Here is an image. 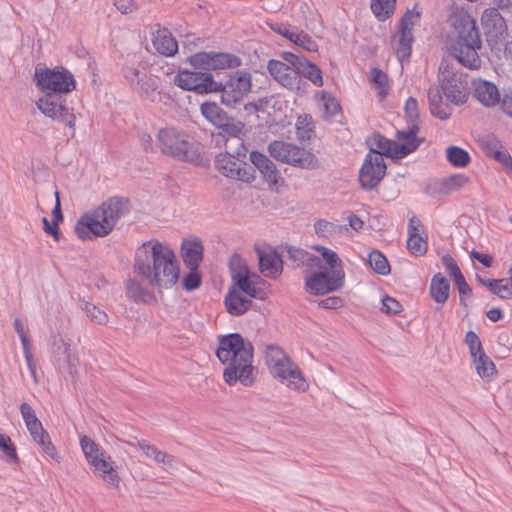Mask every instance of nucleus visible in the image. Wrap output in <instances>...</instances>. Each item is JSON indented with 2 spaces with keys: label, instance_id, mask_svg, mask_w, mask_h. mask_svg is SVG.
Returning <instances> with one entry per match:
<instances>
[{
  "label": "nucleus",
  "instance_id": "25",
  "mask_svg": "<svg viewBox=\"0 0 512 512\" xmlns=\"http://www.w3.org/2000/svg\"><path fill=\"white\" fill-rule=\"evenodd\" d=\"M284 59L296 67L300 76L302 73L314 85L319 87L323 85L322 72L318 66L293 52L284 53Z\"/></svg>",
  "mask_w": 512,
  "mask_h": 512
},
{
  "label": "nucleus",
  "instance_id": "59",
  "mask_svg": "<svg viewBox=\"0 0 512 512\" xmlns=\"http://www.w3.org/2000/svg\"><path fill=\"white\" fill-rule=\"evenodd\" d=\"M287 253L288 258L293 262L294 267H301L305 261L308 251L301 248L288 247Z\"/></svg>",
  "mask_w": 512,
  "mask_h": 512
},
{
  "label": "nucleus",
  "instance_id": "49",
  "mask_svg": "<svg viewBox=\"0 0 512 512\" xmlns=\"http://www.w3.org/2000/svg\"><path fill=\"white\" fill-rule=\"evenodd\" d=\"M82 309L92 322L99 325H104L108 322V315L106 312L98 308L93 303L84 302Z\"/></svg>",
  "mask_w": 512,
  "mask_h": 512
},
{
  "label": "nucleus",
  "instance_id": "11",
  "mask_svg": "<svg viewBox=\"0 0 512 512\" xmlns=\"http://www.w3.org/2000/svg\"><path fill=\"white\" fill-rule=\"evenodd\" d=\"M439 82L442 93L449 102L462 105L467 101L469 84L466 74L455 71L448 65L444 67L441 64L439 67Z\"/></svg>",
  "mask_w": 512,
  "mask_h": 512
},
{
  "label": "nucleus",
  "instance_id": "58",
  "mask_svg": "<svg viewBox=\"0 0 512 512\" xmlns=\"http://www.w3.org/2000/svg\"><path fill=\"white\" fill-rule=\"evenodd\" d=\"M201 285V277L196 270H190V272L183 278V286L187 291L197 289Z\"/></svg>",
  "mask_w": 512,
  "mask_h": 512
},
{
  "label": "nucleus",
  "instance_id": "38",
  "mask_svg": "<svg viewBox=\"0 0 512 512\" xmlns=\"http://www.w3.org/2000/svg\"><path fill=\"white\" fill-rule=\"evenodd\" d=\"M314 231L318 237L330 238L347 232L348 227L346 225L329 222L325 219H319L314 223Z\"/></svg>",
  "mask_w": 512,
  "mask_h": 512
},
{
  "label": "nucleus",
  "instance_id": "4",
  "mask_svg": "<svg viewBox=\"0 0 512 512\" xmlns=\"http://www.w3.org/2000/svg\"><path fill=\"white\" fill-rule=\"evenodd\" d=\"M156 148L166 157L193 165H202L204 157L202 147L183 129L173 126L158 130Z\"/></svg>",
  "mask_w": 512,
  "mask_h": 512
},
{
  "label": "nucleus",
  "instance_id": "19",
  "mask_svg": "<svg viewBox=\"0 0 512 512\" xmlns=\"http://www.w3.org/2000/svg\"><path fill=\"white\" fill-rule=\"evenodd\" d=\"M252 77L250 73L238 71L229 78L225 85L222 84V102L232 106L242 99L251 88Z\"/></svg>",
  "mask_w": 512,
  "mask_h": 512
},
{
  "label": "nucleus",
  "instance_id": "40",
  "mask_svg": "<svg viewBox=\"0 0 512 512\" xmlns=\"http://www.w3.org/2000/svg\"><path fill=\"white\" fill-rule=\"evenodd\" d=\"M126 293L129 298L136 302L149 303L153 299L152 293H150L135 279H129L127 281Z\"/></svg>",
  "mask_w": 512,
  "mask_h": 512
},
{
  "label": "nucleus",
  "instance_id": "6",
  "mask_svg": "<svg viewBox=\"0 0 512 512\" xmlns=\"http://www.w3.org/2000/svg\"><path fill=\"white\" fill-rule=\"evenodd\" d=\"M265 363L273 378L288 389L298 393H303L308 389L309 384L298 365L279 346H267Z\"/></svg>",
  "mask_w": 512,
  "mask_h": 512
},
{
  "label": "nucleus",
  "instance_id": "26",
  "mask_svg": "<svg viewBox=\"0 0 512 512\" xmlns=\"http://www.w3.org/2000/svg\"><path fill=\"white\" fill-rule=\"evenodd\" d=\"M152 43L155 50L163 56L171 57L178 52V42L167 28L158 26L153 33Z\"/></svg>",
  "mask_w": 512,
  "mask_h": 512
},
{
  "label": "nucleus",
  "instance_id": "42",
  "mask_svg": "<svg viewBox=\"0 0 512 512\" xmlns=\"http://www.w3.org/2000/svg\"><path fill=\"white\" fill-rule=\"evenodd\" d=\"M446 157L453 166L459 168L466 167L471 161L469 153L458 146H449L446 149Z\"/></svg>",
  "mask_w": 512,
  "mask_h": 512
},
{
  "label": "nucleus",
  "instance_id": "34",
  "mask_svg": "<svg viewBox=\"0 0 512 512\" xmlns=\"http://www.w3.org/2000/svg\"><path fill=\"white\" fill-rule=\"evenodd\" d=\"M481 20L484 27L487 29V33L493 34L496 37L502 35L507 29L505 19L496 8L486 9Z\"/></svg>",
  "mask_w": 512,
  "mask_h": 512
},
{
  "label": "nucleus",
  "instance_id": "46",
  "mask_svg": "<svg viewBox=\"0 0 512 512\" xmlns=\"http://www.w3.org/2000/svg\"><path fill=\"white\" fill-rule=\"evenodd\" d=\"M488 289L501 299L512 298V282L509 279H495L488 282Z\"/></svg>",
  "mask_w": 512,
  "mask_h": 512
},
{
  "label": "nucleus",
  "instance_id": "16",
  "mask_svg": "<svg viewBox=\"0 0 512 512\" xmlns=\"http://www.w3.org/2000/svg\"><path fill=\"white\" fill-rule=\"evenodd\" d=\"M37 108L46 117L54 121L64 123L69 128L74 129L76 124V117L70 109L65 100H61L53 94H45L36 102Z\"/></svg>",
  "mask_w": 512,
  "mask_h": 512
},
{
  "label": "nucleus",
  "instance_id": "23",
  "mask_svg": "<svg viewBox=\"0 0 512 512\" xmlns=\"http://www.w3.org/2000/svg\"><path fill=\"white\" fill-rule=\"evenodd\" d=\"M418 132V123H410L407 129L396 132L395 136L398 142L394 145V159H401L414 152L420 146L423 139L417 138Z\"/></svg>",
  "mask_w": 512,
  "mask_h": 512
},
{
  "label": "nucleus",
  "instance_id": "37",
  "mask_svg": "<svg viewBox=\"0 0 512 512\" xmlns=\"http://www.w3.org/2000/svg\"><path fill=\"white\" fill-rule=\"evenodd\" d=\"M203 117L216 128L223 125V121L228 117L227 113L215 102H204L200 106Z\"/></svg>",
  "mask_w": 512,
  "mask_h": 512
},
{
  "label": "nucleus",
  "instance_id": "17",
  "mask_svg": "<svg viewBox=\"0 0 512 512\" xmlns=\"http://www.w3.org/2000/svg\"><path fill=\"white\" fill-rule=\"evenodd\" d=\"M189 63L195 68L209 71L236 68L241 65V60L230 53L198 52L189 57Z\"/></svg>",
  "mask_w": 512,
  "mask_h": 512
},
{
  "label": "nucleus",
  "instance_id": "60",
  "mask_svg": "<svg viewBox=\"0 0 512 512\" xmlns=\"http://www.w3.org/2000/svg\"><path fill=\"white\" fill-rule=\"evenodd\" d=\"M381 310L385 313L396 315L402 311V305L396 299L385 296L382 300Z\"/></svg>",
  "mask_w": 512,
  "mask_h": 512
},
{
  "label": "nucleus",
  "instance_id": "36",
  "mask_svg": "<svg viewBox=\"0 0 512 512\" xmlns=\"http://www.w3.org/2000/svg\"><path fill=\"white\" fill-rule=\"evenodd\" d=\"M372 155H380L381 157L388 156L394 159V145L396 141H392L380 134H374L369 139Z\"/></svg>",
  "mask_w": 512,
  "mask_h": 512
},
{
  "label": "nucleus",
  "instance_id": "44",
  "mask_svg": "<svg viewBox=\"0 0 512 512\" xmlns=\"http://www.w3.org/2000/svg\"><path fill=\"white\" fill-rule=\"evenodd\" d=\"M370 267L380 275H387L390 272V265L386 257L378 250H373L368 255Z\"/></svg>",
  "mask_w": 512,
  "mask_h": 512
},
{
  "label": "nucleus",
  "instance_id": "10",
  "mask_svg": "<svg viewBox=\"0 0 512 512\" xmlns=\"http://www.w3.org/2000/svg\"><path fill=\"white\" fill-rule=\"evenodd\" d=\"M268 151L274 159L295 167L315 169L318 166L314 154L292 143L275 140L269 144Z\"/></svg>",
  "mask_w": 512,
  "mask_h": 512
},
{
  "label": "nucleus",
  "instance_id": "50",
  "mask_svg": "<svg viewBox=\"0 0 512 512\" xmlns=\"http://www.w3.org/2000/svg\"><path fill=\"white\" fill-rule=\"evenodd\" d=\"M427 241L421 235H410L407 238V249L414 256H422L427 252Z\"/></svg>",
  "mask_w": 512,
  "mask_h": 512
},
{
  "label": "nucleus",
  "instance_id": "57",
  "mask_svg": "<svg viewBox=\"0 0 512 512\" xmlns=\"http://www.w3.org/2000/svg\"><path fill=\"white\" fill-rule=\"evenodd\" d=\"M324 115L327 118L335 116L340 111V104L336 98L323 96Z\"/></svg>",
  "mask_w": 512,
  "mask_h": 512
},
{
  "label": "nucleus",
  "instance_id": "30",
  "mask_svg": "<svg viewBox=\"0 0 512 512\" xmlns=\"http://www.w3.org/2000/svg\"><path fill=\"white\" fill-rule=\"evenodd\" d=\"M91 466L94 475L98 476L102 481L110 485L114 489H119L120 476L114 466V463L110 459L101 460L89 464Z\"/></svg>",
  "mask_w": 512,
  "mask_h": 512
},
{
  "label": "nucleus",
  "instance_id": "51",
  "mask_svg": "<svg viewBox=\"0 0 512 512\" xmlns=\"http://www.w3.org/2000/svg\"><path fill=\"white\" fill-rule=\"evenodd\" d=\"M291 42L295 45L307 50V51H316L317 44L316 42L305 32H297L295 31L293 34H290Z\"/></svg>",
  "mask_w": 512,
  "mask_h": 512
},
{
  "label": "nucleus",
  "instance_id": "64",
  "mask_svg": "<svg viewBox=\"0 0 512 512\" xmlns=\"http://www.w3.org/2000/svg\"><path fill=\"white\" fill-rule=\"evenodd\" d=\"M500 104L503 112L512 117V90H506L504 92Z\"/></svg>",
  "mask_w": 512,
  "mask_h": 512
},
{
  "label": "nucleus",
  "instance_id": "63",
  "mask_svg": "<svg viewBox=\"0 0 512 512\" xmlns=\"http://www.w3.org/2000/svg\"><path fill=\"white\" fill-rule=\"evenodd\" d=\"M318 306L322 309H337L343 306V300L338 296H330L320 300Z\"/></svg>",
  "mask_w": 512,
  "mask_h": 512
},
{
  "label": "nucleus",
  "instance_id": "48",
  "mask_svg": "<svg viewBox=\"0 0 512 512\" xmlns=\"http://www.w3.org/2000/svg\"><path fill=\"white\" fill-rule=\"evenodd\" d=\"M371 80L375 84L378 96L383 99L388 94V77L378 68L371 69Z\"/></svg>",
  "mask_w": 512,
  "mask_h": 512
},
{
  "label": "nucleus",
  "instance_id": "45",
  "mask_svg": "<svg viewBox=\"0 0 512 512\" xmlns=\"http://www.w3.org/2000/svg\"><path fill=\"white\" fill-rule=\"evenodd\" d=\"M473 362L481 378H489L494 375L496 371L495 365L485 352L473 358Z\"/></svg>",
  "mask_w": 512,
  "mask_h": 512
},
{
  "label": "nucleus",
  "instance_id": "35",
  "mask_svg": "<svg viewBox=\"0 0 512 512\" xmlns=\"http://www.w3.org/2000/svg\"><path fill=\"white\" fill-rule=\"evenodd\" d=\"M449 292V281L441 273L435 274L430 283V295L432 299L438 304H443L447 301Z\"/></svg>",
  "mask_w": 512,
  "mask_h": 512
},
{
  "label": "nucleus",
  "instance_id": "14",
  "mask_svg": "<svg viewBox=\"0 0 512 512\" xmlns=\"http://www.w3.org/2000/svg\"><path fill=\"white\" fill-rule=\"evenodd\" d=\"M174 84L187 91H195L198 94L218 92L222 88L221 82H216L209 72L179 71L174 77Z\"/></svg>",
  "mask_w": 512,
  "mask_h": 512
},
{
  "label": "nucleus",
  "instance_id": "1",
  "mask_svg": "<svg viewBox=\"0 0 512 512\" xmlns=\"http://www.w3.org/2000/svg\"><path fill=\"white\" fill-rule=\"evenodd\" d=\"M134 272L158 289L173 287L180 273L173 250L157 240L147 241L137 249Z\"/></svg>",
  "mask_w": 512,
  "mask_h": 512
},
{
  "label": "nucleus",
  "instance_id": "21",
  "mask_svg": "<svg viewBox=\"0 0 512 512\" xmlns=\"http://www.w3.org/2000/svg\"><path fill=\"white\" fill-rule=\"evenodd\" d=\"M229 269L234 285L249 298L256 297V288L249 280V270L243 258L233 255L229 261Z\"/></svg>",
  "mask_w": 512,
  "mask_h": 512
},
{
  "label": "nucleus",
  "instance_id": "24",
  "mask_svg": "<svg viewBox=\"0 0 512 512\" xmlns=\"http://www.w3.org/2000/svg\"><path fill=\"white\" fill-rule=\"evenodd\" d=\"M26 427L30 432L31 437L40 448L45 455L49 456L55 461H59V455L55 446L49 438L48 432L43 429V425L39 421L38 418H26Z\"/></svg>",
  "mask_w": 512,
  "mask_h": 512
},
{
  "label": "nucleus",
  "instance_id": "12",
  "mask_svg": "<svg viewBox=\"0 0 512 512\" xmlns=\"http://www.w3.org/2000/svg\"><path fill=\"white\" fill-rule=\"evenodd\" d=\"M51 361L60 374L75 378L78 373L79 358L72 349L71 339L61 334L51 336Z\"/></svg>",
  "mask_w": 512,
  "mask_h": 512
},
{
  "label": "nucleus",
  "instance_id": "33",
  "mask_svg": "<svg viewBox=\"0 0 512 512\" xmlns=\"http://www.w3.org/2000/svg\"><path fill=\"white\" fill-rule=\"evenodd\" d=\"M79 444L80 448H82L84 458H86L88 465L97 461H105L111 458L108 454H106L105 450L102 449V447L94 442V440L89 436H80Z\"/></svg>",
  "mask_w": 512,
  "mask_h": 512
},
{
  "label": "nucleus",
  "instance_id": "2",
  "mask_svg": "<svg viewBox=\"0 0 512 512\" xmlns=\"http://www.w3.org/2000/svg\"><path fill=\"white\" fill-rule=\"evenodd\" d=\"M218 360L225 366L223 379L229 386L240 382L244 386H251L253 378L254 347L239 333H230L218 337L216 349Z\"/></svg>",
  "mask_w": 512,
  "mask_h": 512
},
{
  "label": "nucleus",
  "instance_id": "47",
  "mask_svg": "<svg viewBox=\"0 0 512 512\" xmlns=\"http://www.w3.org/2000/svg\"><path fill=\"white\" fill-rule=\"evenodd\" d=\"M138 449L142 450L146 457L154 459V461L159 463H171L172 458L168 456L167 453L158 450L156 447L149 445L145 441H140L137 443Z\"/></svg>",
  "mask_w": 512,
  "mask_h": 512
},
{
  "label": "nucleus",
  "instance_id": "53",
  "mask_svg": "<svg viewBox=\"0 0 512 512\" xmlns=\"http://www.w3.org/2000/svg\"><path fill=\"white\" fill-rule=\"evenodd\" d=\"M217 128L222 130V132L228 136L236 138L238 143L243 141L241 138H239V135L243 129V125L240 122L235 123L232 119L227 117L225 121H223V125H219ZM237 145L239 146V144Z\"/></svg>",
  "mask_w": 512,
  "mask_h": 512
},
{
  "label": "nucleus",
  "instance_id": "56",
  "mask_svg": "<svg viewBox=\"0 0 512 512\" xmlns=\"http://www.w3.org/2000/svg\"><path fill=\"white\" fill-rule=\"evenodd\" d=\"M405 115L410 123H417L419 117L418 102L414 97H409L405 103Z\"/></svg>",
  "mask_w": 512,
  "mask_h": 512
},
{
  "label": "nucleus",
  "instance_id": "28",
  "mask_svg": "<svg viewBox=\"0 0 512 512\" xmlns=\"http://www.w3.org/2000/svg\"><path fill=\"white\" fill-rule=\"evenodd\" d=\"M474 97L484 106L492 107L500 103V94L497 86L486 80H477L473 83Z\"/></svg>",
  "mask_w": 512,
  "mask_h": 512
},
{
  "label": "nucleus",
  "instance_id": "62",
  "mask_svg": "<svg viewBox=\"0 0 512 512\" xmlns=\"http://www.w3.org/2000/svg\"><path fill=\"white\" fill-rule=\"evenodd\" d=\"M442 263H443L447 273L452 277H454L455 275H457L458 273L461 272L456 261L449 254H445L442 256Z\"/></svg>",
  "mask_w": 512,
  "mask_h": 512
},
{
  "label": "nucleus",
  "instance_id": "43",
  "mask_svg": "<svg viewBox=\"0 0 512 512\" xmlns=\"http://www.w3.org/2000/svg\"><path fill=\"white\" fill-rule=\"evenodd\" d=\"M0 450L4 455V459L8 463L18 464L19 458L17 455L16 446H14L10 437L3 433V430L0 428Z\"/></svg>",
  "mask_w": 512,
  "mask_h": 512
},
{
  "label": "nucleus",
  "instance_id": "8",
  "mask_svg": "<svg viewBox=\"0 0 512 512\" xmlns=\"http://www.w3.org/2000/svg\"><path fill=\"white\" fill-rule=\"evenodd\" d=\"M121 74L129 89L141 99L154 101L159 89V78L153 75L136 56H128Z\"/></svg>",
  "mask_w": 512,
  "mask_h": 512
},
{
  "label": "nucleus",
  "instance_id": "7",
  "mask_svg": "<svg viewBox=\"0 0 512 512\" xmlns=\"http://www.w3.org/2000/svg\"><path fill=\"white\" fill-rule=\"evenodd\" d=\"M235 154L220 153L215 158V168L223 176L246 183L254 179L256 166V150H249L243 141L235 150Z\"/></svg>",
  "mask_w": 512,
  "mask_h": 512
},
{
  "label": "nucleus",
  "instance_id": "52",
  "mask_svg": "<svg viewBox=\"0 0 512 512\" xmlns=\"http://www.w3.org/2000/svg\"><path fill=\"white\" fill-rule=\"evenodd\" d=\"M469 182V177L464 174H455L442 182V190L445 193L458 190Z\"/></svg>",
  "mask_w": 512,
  "mask_h": 512
},
{
  "label": "nucleus",
  "instance_id": "41",
  "mask_svg": "<svg viewBox=\"0 0 512 512\" xmlns=\"http://www.w3.org/2000/svg\"><path fill=\"white\" fill-rule=\"evenodd\" d=\"M396 6V0H371V10L379 21L390 18Z\"/></svg>",
  "mask_w": 512,
  "mask_h": 512
},
{
  "label": "nucleus",
  "instance_id": "18",
  "mask_svg": "<svg viewBox=\"0 0 512 512\" xmlns=\"http://www.w3.org/2000/svg\"><path fill=\"white\" fill-rule=\"evenodd\" d=\"M386 173V164L380 155L367 154L359 172V182L363 189L375 188Z\"/></svg>",
  "mask_w": 512,
  "mask_h": 512
},
{
  "label": "nucleus",
  "instance_id": "15",
  "mask_svg": "<svg viewBox=\"0 0 512 512\" xmlns=\"http://www.w3.org/2000/svg\"><path fill=\"white\" fill-rule=\"evenodd\" d=\"M345 272L336 269L331 272L314 271L305 279V290L312 295H325L341 289L344 285Z\"/></svg>",
  "mask_w": 512,
  "mask_h": 512
},
{
  "label": "nucleus",
  "instance_id": "22",
  "mask_svg": "<svg viewBox=\"0 0 512 512\" xmlns=\"http://www.w3.org/2000/svg\"><path fill=\"white\" fill-rule=\"evenodd\" d=\"M258 271L271 279H276L282 274L283 261L275 248H258Z\"/></svg>",
  "mask_w": 512,
  "mask_h": 512
},
{
  "label": "nucleus",
  "instance_id": "29",
  "mask_svg": "<svg viewBox=\"0 0 512 512\" xmlns=\"http://www.w3.org/2000/svg\"><path fill=\"white\" fill-rule=\"evenodd\" d=\"M258 170L262 174L269 189L279 192V187L283 185L284 180L276 169L275 164L261 153H258Z\"/></svg>",
  "mask_w": 512,
  "mask_h": 512
},
{
  "label": "nucleus",
  "instance_id": "3",
  "mask_svg": "<svg viewBox=\"0 0 512 512\" xmlns=\"http://www.w3.org/2000/svg\"><path fill=\"white\" fill-rule=\"evenodd\" d=\"M129 212V200L113 196L95 209L85 212L76 222L74 231L81 240L109 235L117 222Z\"/></svg>",
  "mask_w": 512,
  "mask_h": 512
},
{
  "label": "nucleus",
  "instance_id": "54",
  "mask_svg": "<svg viewBox=\"0 0 512 512\" xmlns=\"http://www.w3.org/2000/svg\"><path fill=\"white\" fill-rule=\"evenodd\" d=\"M316 250L321 253L323 259L326 261L328 266L331 268V271L342 268V261L338 257L337 253L333 250L326 248L324 246L316 247Z\"/></svg>",
  "mask_w": 512,
  "mask_h": 512
},
{
  "label": "nucleus",
  "instance_id": "13",
  "mask_svg": "<svg viewBox=\"0 0 512 512\" xmlns=\"http://www.w3.org/2000/svg\"><path fill=\"white\" fill-rule=\"evenodd\" d=\"M420 18V11L407 10L397 25V30L391 39V46L400 62L408 60L411 56L414 42L413 27Z\"/></svg>",
  "mask_w": 512,
  "mask_h": 512
},
{
  "label": "nucleus",
  "instance_id": "20",
  "mask_svg": "<svg viewBox=\"0 0 512 512\" xmlns=\"http://www.w3.org/2000/svg\"><path fill=\"white\" fill-rule=\"evenodd\" d=\"M267 68L270 75L282 86L290 90L300 89L302 78L295 66L290 67L282 61L270 60Z\"/></svg>",
  "mask_w": 512,
  "mask_h": 512
},
{
  "label": "nucleus",
  "instance_id": "61",
  "mask_svg": "<svg viewBox=\"0 0 512 512\" xmlns=\"http://www.w3.org/2000/svg\"><path fill=\"white\" fill-rule=\"evenodd\" d=\"M301 267H305L306 272H311L315 269H321L322 260L318 256L308 252L305 261L303 262Z\"/></svg>",
  "mask_w": 512,
  "mask_h": 512
},
{
  "label": "nucleus",
  "instance_id": "5",
  "mask_svg": "<svg viewBox=\"0 0 512 512\" xmlns=\"http://www.w3.org/2000/svg\"><path fill=\"white\" fill-rule=\"evenodd\" d=\"M455 29L457 37L450 46L451 55L463 66L477 70L482 61L479 51L482 49V41L476 21L470 15L460 16Z\"/></svg>",
  "mask_w": 512,
  "mask_h": 512
},
{
  "label": "nucleus",
  "instance_id": "39",
  "mask_svg": "<svg viewBox=\"0 0 512 512\" xmlns=\"http://www.w3.org/2000/svg\"><path fill=\"white\" fill-rule=\"evenodd\" d=\"M295 128L299 141H308L315 136V125L310 114L300 115L297 118Z\"/></svg>",
  "mask_w": 512,
  "mask_h": 512
},
{
  "label": "nucleus",
  "instance_id": "55",
  "mask_svg": "<svg viewBox=\"0 0 512 512\" xmlns=\"http://www.w3.org/2000/svg\"><path fill=\"white\" fill-rule=\"evenodd\" d=\"M465 343L467 344L472 358L484 353L481 341L478 335L473 331H468L465 336Z\"/></svg>",
  "mask_w": 512,
  "mask_h": 512
},
{
  "label": "nucleus",
  "instance_id": "9",
  "mask_svg": "<svg viewBox=\"0 0 512 512\" xmlns=\"http://www.w3.org/2000/svg\"><path fill=\"white\" fill-rule=\"evenodd\" d=\"M34 82L45 94H67L76 88L74 75L63 66L36 68Z\"/></svg>",
  "mask_w": 512,
  "mask_h": 512
},
{
  "label": "nucleus",
  "instance_id": "32",
  "mask_svg": "<svg viewBox=\"0 0 512 512\" xmlns=\"http://www.w3.org/2000/svg\"><path fill=\"white\" fill-rule=\"evenodd\" d=\"M429 109L433 116L446 120L451 116V108L448 104L443 102L442 90L439 87L433 86L427 92Z\"/></svg>",
  "mask_w": 512,
  "mask_h": 512
},
{
  "label": "nucleus",
  "instance_id": "31",
  "mask_svg": "<svg viewBox=\"0 0 512 512\" xmlns=\"http://www.w3.org/2000/svg\"><path fill=\"white\" fill-rule=\"evenodd\" d=\"M242 291L233 286L225 297V306L227 311L234 316L244 314L251 306V299L240 295Z\"/></svg>",
  "mask_w": 512,
  "mask_h": 512
},
{
  "label": "nucleus",
  "instance_id": "27",
  "mask_svg": "<svg viewBox=\"0 0 512 512\" xmlns=\"http://www.w3.org/2000/svg\"><path fill=\"white\" fill-rule=\"evenodd\" d=\"M204 247L198 238L185 239L181 245L182 258L189 270H196L203 259Z\"/></svg>",
  "mask_w": 512,
  "mask_h": 512
}]
</instances>
